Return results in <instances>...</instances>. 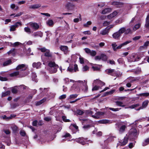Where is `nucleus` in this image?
Listing matches in <instances>:
<instances>
[{"mask_svg": "<svg viewBox=\"0 0 149 149\" xmlns=\"http://www.w3.org/2000/svg\"><path fill=\"white\" fill-rule=\"evenodd\" d=\"M38 50H40L42 52L45 53V56L47 57H52V54L50 52L49 49H46L44 47L41 48H39Z\"/></svg>", "mask_w": 149, "mask_h": 149, "instance_id": "20e7f679", "label": "nucleus"}, {"mask_svg": "<svg viewBox=\"0 0 149 149\" xmlns=\"http://www.w3.org/2000/svg\"><path fill=\"white\" fill-rule=\"evenodd\" d=\"M32 36L34 37L39 36L41 37L42 36V33L40 32H37L34 33Z\"/></svg>", "mask_w": 149, "mask_h": 149, "instance_id": "a878e982", "label": "nucleus"}, {"mask_svg": "<svg viewBox=\"0 0 149 149\" xmlns=\"http://www.w3.org/2000/svg\"><path fill=\"white\" fill-rule=\"evenodd\" d=\"M132 33V31L130 28L127 29L126 27H123L120 28L118 31L113 33L112 36L116 39H119L121 34L124 33L125 35Z\"/></svg>", "mask_w": 149, "mask_h": 149, "instance_id": "f257e3e1", "label": "nucleus"}, {"mask_svg": "<svg viewBox=\"0 0 149 149\" xmlns=\"http://www.w3.org/2000/svg\"><path fill=\"white\" fill-rule=\"evenodd\" d=\"M10 43L11 44V45L13 47H17L22 44L21 43L19 42H16L14 43H12L10 42Z\"/></svg>", "mask_w": 149, "mask_h": 149, "instance_id": "e433bc0d", "label": "nucleus"}, {"mask_svg": "<svg viewBox=\"0 0 149 149\" xmlns=\"http://www.w3.org/2000/svg\"><path fill=\"white\" fill-rule=\"evenodd\" d=\"M15 28L19 26H21L22 25V24L21 22H18L16 23L14 25H13Z\"/></svg>", "mask_w": 149, "mask_h": 149, "instance_id": "603ef678", "label": "nucleus"}, {"mask_svg": "<svg viewBox=\"0 0 149 149\" xmlns=\"http://www.w3.org/2000/svg\"><path fill=\"white\" fill-rule=\"evenodd\" d=\"M10 92L9 91H6L4 93H2V97H4L8 95H10Z\"/></svg>", "mask_w": 149, "mask_h": 149, "instance_id": "58836bf2", "label": "nucleus"}, {"mask_svg": "<svg viewBox=\"0 0 149 149\" xmlns=\"http://www.w3.org/2000/svg\"><path fill=\"white\" fill-rule=\"evenodd\" d=\"M65 6L68 10H74L76 6L73 3L68 2L65 5Z\"/></svg>", "mask_w": 149, "mask_h": 149, "instance_id": "6e6552de", "label": "nucleus"}, {"mask_svg": "<svg viewBox=\"0 0 149 149\" xmlns=\"http://www.w3.org/2000/svg\"><path fill=\"white\" fill-rule=\"evenodd\" d=\"M100 83H102V85H105V83L104 82H102L100 80L98 79L94 80L93 84H99Z\"/></svg>", "mask_w": 149, "mask_h": 149, "instance_id": "bb28decb", "label": "nucleus"}, {"mask_svg": "<svg viewBox=\"0 0 149 149\" xmlns=\"http://www.w3.org/2000/svg\"><path fill=\"white\" fill-rule=\"evenodd\" d=\"M131 42V41L130 40H128L126 41H125L124 42L122 43V44H121L120 45H119L118 46H117L116 47L117 49H120L122 47H123L127 45L128 44Z\"/></svg>", "mask_w": 149, "mask_h": 149, "instance_id": "a211bd4d", "label": "nucleus"}, {"mask_svg": "<svg viewBox=\"0 0 149 149\" xmlns=\"http://www.w3.org/2000/svg\"><path fill=\"white\" fill-rule=\"evenodd\" d=\"M123 21V19L121 18H119L115 21V24L117 25V24H121L122 23Z\"/></svg>", "mask_w": 149, "mask_h": 149, "instance_id": "c756f323", "label": "nucleus"}, {"mask_svg": "<svg viewBox=\"0 0 149 149\" xmlns=\"http://www.w3.org/2000/svg\"><path fill=\"white\" fill-rule=\"evenodd\" d=\"M141 24L139 23L135 24L133 28V30L134 31H135L138 29L141 26Z\"/></svg>", "mask_w": 149, "mask_h": 149, "instance_id": "c85d7f7f", "label": "nucleus"}, {"mask_svg": "<svg viewBox=\"0 0 149 149\" xmlns=\"http://www.w3.org/2000/svg\"><path fill=\"white\" fill-rule=\"evenodd\" d=\"M109 29L107 28L102 30L100 32V34L102 35H104L108 34Z\"/></svg>", "mask_w": 149, "mask_h": 149, "instance_id": "aec40b11", "label": "nucleus"}, {"mask_svg": "<svg viewBox=\"0 0 149 149\" xmlns=\"http://www.w3.org/2000/svg\"><path fill=\"white\" fill-rule=\"evenodd\" d=\"M88 67L86 65L84 66L82 68V71L84 72L87 71L88 69Z\"/></svg>", "mask_w": 149, "mask_h": 149, "instance_id": "e2e57ef3", "label": "nucleus"}, {"mask_svg": "<svg viewBox=\"0 0 149 149\" xmlns=\"http://www.w3.org/2000/svg\"><path fill=\"white\" fill-rule=\"evenodd\" d=\"M92 68L94 70H100V68L96 66H93Z\"/></svg>", "mask_w": 149, "mask_h": 149, "instance_id": "bf43d9fd", "label": "nucleus"}, {"mask_svg": "<svg viewBox=\"0 0 149 149\" xmlns=\"http://www.w3.org/2000/svg\"><path fill=\"white\" fill-rule=\"evenodd\" d=\"M145 26L147 28H149V15H148L146 18Z\"/></svg>", "mask_w": 149, "mask_h": 149, "instance_id": "4be33fe9", "label": "nucleus"}, {"mask_svg": "<svg viewBox=\"0 0 149 149\" xmlns=\"http://www.w3.org/2000/svg\"><path fill=\"white\" fill-rule=\"evenodd\" d=\"M101 60L103 61H106L107 59V57L106 55L104 54H101L100 55Z\"/></svg>", "mask_w": 149, "mask_h": 149, "instance_id": "b1692460", "label": "nucleus"}, {"mask_svg": "<svg viewBox=\"0 0 149 149\" xmlns=\"http://www.w3.org/2000/svg\"><path fill=\"white\" fill-rule=\"evenodd\" d=\"M138 135V133L136 130L134 128H132L130 130L129 133L128 137L130 139L134 140L137 138Z\"/></svg>", "mask_w": 149, "mask_h": 149, "instance_id": "f03ea898", "label": "nucleus"}, {"mask_svg": "<svg viewBox=\"0 0 149 149\" xmlns=\"http://www.w3.org/2000/svg\"><path fill=\"white\" fill-rule=\"evenodd\" d=\"M108 71V73H115V70L114 69H109L107 70V71Z\"/></svg>", "mask_w": 149, "mask_h": 149, "instance_id": "8fccbe9b", "label": "nucleus"}, {"mask_svg": "<svg viewBox=\"0 0 149 149\" xmlns=\"http://www.w3.org/2000/svg\"><path fill=\"white\" fill-rule=\"evenodd\" d=\"M37 77V76L36 74L34 73H32V80L34 81L35 82H37V81L36 79V78Z\"/></svg>", "mask_w": 149, "mask_h": 149, "instance_id": "a19ab883", "label": "nucleus"}, {"mask_svg": "<svg viewBox=\"0 0 149 149\" xmlns=\"http://www.w3.org/2000/svg\"><path fill=\"white\" fill-rule=\"evenodd\" d=\"M17 86H15L12 88L11 91L13 93H16L17 92V89L16 88Z\"/></svg>", "mask_w": 149, "mask_h": 149, "instance_id": "37998d69", "label": "nucleus"}, {"mask_svg": "<svg viewBox=\"0 0 149 149\" xmlns=\"http://www.w3.org/2000/svg\"><path fill=\"white\" fill-rule=\"evenodd\" d=\"M91 23H92L91 21H88L86 23L84 24V26L87 27L88 25H91Z\"/></svg>", "mask_w": 149, "mask_h": 149, "instance_id": "13d9d810", "label": "nucleus"}, {"mask_svg": "<svg viewBox=\"0 0 149 149\" xmlns=\"http://www.w3.org/2000/svg\"><path fill=\"white\" fill-rule=\"evenodd\" d=\"M41 64L40 62H34L32 64V66L33 68L38 69L40 68Z\"/></svg>", "mask_w": 149, "mask_h": 149, "instance_id": "412c9836", "label": "nucleus"}, {"mask_svg": "<svg viewBox=\"0 0 149 149\" xmlns=\"http://www.w3.org/2000/svg\"><path fill=\"white\" fill-rule=\"evenodd\" d=\"M100 123L102 124H107L109 123L110 122L109 120H102L100 121Z\"/></svg>", "mask_w": 149, "mask_h": 149, "instance_id": "c03bdc74", "label": "nucleus"}, {"mask_svg": "<svg viewBox=\"0 0 149 149\" xmlns=\"http://www.w3.org/2000/svg\"><path fill=\"white\" fill-rule=\"evenodd\" d=\"M112 46L113 48V49L115 51L116 49H118L116 48L117 45L115 43L113 44H112Z\"/></svg>", "mask_w": 149, "mask_h": 149, "instance_id": "338daca9", "label": "nucleus"}, {"mask_svg": "<svg viewBox=\"0 0 149 149\" xmlns=\"http://www.w3.org/2000/svg\"><path fill=\"white\" fill-rule=\"evenodd\" d=\"M111 10V8H107L103 10L101 12V13L103 14H105L110 12Z\"/></svg>", "mask_w": 149, "mask_h": 149, "instance_id": "6ab92c4d", "label": "nucleus"}, {"mask_svg": "<svg viewBox=\"0 0 149 149\" xmlns=\"http://www.w3.org/2000/svg\"><path fill=\"white\" fill-rule=\"evenodd\" d=\"M20 134L22 136H24L26 135V132L23 130H21L20 131Z\"/></svg>", "mask_w": 149, "mask_h": 149, "instance_id": "864d4df0", "label": "nucleus"}, {"mask_svg": "<svg viewBox=\"0 0 149 149\" xmlns=\"http://www.w3.org/2000/svg\"><path fill=\"white\" fill-rule=\"evenodd\" d=\"M27 74V73H26L25 72H24L23 73V74L22 75L19 72L16 71L10 74L9 75L10 77H15L18 76V77H25Z\"/></svg>", "mask_w": 149, "mask_h": 149, "instance_id": "423d86ee", "label": "nucleus"}, {"mask_svg": "<svg viewBox=\"0 0 149 149\" xmlns=\"http://www.w3.org/2000/svg\"><path fill=\"white\" fill-rule=\"evenodd\" d=\"M81 17L80 16L79 17V18H75L73 20V21H74V22L76 23V22H79V20L81 21Z\"/></svg>", "mask_w": 149, "mask_h": 149, "instance_id": "5fc2aeb1", "label": "nucleus"}, {"mask_svg": "<svg viewBox=\"0 0 149 149\" xmlns=\"http://www.w3.org/2000/svg\"><path fill=\"white\" fill-rule=\"evenodd\" d=\"M128 137L127 135L125 136L123 139L119 140L118 143H117V147L120 145L121 146L125 145L128 142Z\"/></svg>", "mask_w": 149, "mask_h": 149, "instance_id": "7ed1b4c3", "label": "nucleus"}, {"mask_svg": "<svg viewBox=\"0 0 149 149\" xmlns=\"http://www.w3.org/2000/svg\"><path fill=\"white\" fill-rule=\"evenodd\" d=\"M58 65L56 64L54 62L51 61L50 62L48 63V66L49 67V68H50L53 67H54L55 66Z\"/></svg>", "mask_w": 149, "mask_h": 149, "instance_id": "393cba45", "label": "nucleus"}, {"mask_svg": "<svg viewBox=\"0 0 149 149\" xmlns=\"http://www.w3.org/2000/svg\"><path fill=\"white\" fill-rule=\"evenodd\" d=\"M76 112L78 115H81L84 113L85 111L79 109L77 110Z\"/></svg>", "mask_w": 149, "mask_h": 149, "instance_id": "4c0bfd02", "label": "nucleus"}, {"mask_svg": "<svg viewBox=\"0 0 149 149\" xmlns=\"http://www.w3.org/2000/svg\"><path fill=\"white\" fill-rule=\"evenodd\" d=\"M77 82H78L80 84V85L82 86V89L84 92H87L88 87L87 85V81L86 80H84V81H76Z\"/></svg>", "mask_w": 149, "mask_h": 149, "instance_id": "39448f33", "label": "nucleus"}, {"mask_svg": "<svg viewBox=\"0 0 149 149\" xmlns=\"http://www.w3.org/2000/svg\"><path fill=\"white\" fill-rule=\"evenodd\" d=\"M126 127L125 125H122L120 128L119 131V132L120 133H122L124 132L125 130V129Z\"/></svg>", "mask_w": 149, "mask_h": 149, "instance_id": "2f4dec72", "label": "nucleus"}, {"mask_svg": "<svg viewBox=\"0 0 149 149\" xmlns=\"http://www.w3.org/2000/svg\"><path fill=\"white\" fill-rule=\"evenodd\" d=\"M78 95L77 94H72L70 95L69 99L74 98L77 97Z\"/></svg>", "mask_w": 149, "mask_h": 149, "instance_id": "49530a36", "label": "nucleus"}, {"mask_svg": "<svg viewBox=\"0 0 149 149\" xmlns=\"http://www.w3.org/2000/svg\"><path fill=\"white\" fill-rule=\"evenodd\" d=\"M110 22L105 21L103 23V26H105L109 25L110 24Z\"/></svg>", "mask_w": 149, "mask_h": 149, "instance_id": "6e6d98bb", "label": "nucleus"}, {"mask_svg": "<svg viewBox=\"0 0 149 149\" xmlns=\"http://www.w3.org/2000/svg\"><path fill=\"white\" fill-rule=\"evenodd\" d=\"M85 112L87 114L92 115L93 114V112L90 110L85 111Z\"/></svg>", "mask_w": 149, "mask_h": 149, "instance_id": "de8ad7c7", "label": "nucleus"}, {"mask_svg": "<svg viewBox=\"0 0 149 149\" xmlns=\"http://www.w3.org/2000/svg\"><path fill=\"white\" fill-rule=\"evenodd\" d=\"M15 26L13 25L10 26V31H13L15 30Z\"/></svg>", "mask_w": 149, "mask_h": 149, "instance_id": "774afa93", "label": "nucleus"}, {"mask_svg": "<svg viewBox=\"0 0 149 149\" xmlns=\"http://www.w3.org/2000/svg\"><path fill=\"white\" fill-rule=\"evenodd\" d=\"M47 24L50 26H52L54 24V22L52 20L49 19L47 22Z\"/></svg>", "mask_w": 149, "mask_h": 149, "instance_id": "c9c22d12", "label": "nucleus"}, {"mask_svg": "<svg viewBox=\"0 0 149 149\" xmlns=\"http://www.w3.org/2000/svg\"><path fill=\"white\" fill-rule=\"evenodd\" d=\"M62 118L64 122H69L70 121V120L69 119H67L66 117L65 116H62Z\"/></svg>", "mask_w": 149, "mask_h": 149, "instance_id": "3c124183", "label": "nucleus"}, {"mask_svg": "<svg viewBox=\"0 0 149 149\" xmlns=\"http://www.w3.org/2000/svg\"><path fill=\"white\" fill-rule=\"evenodd\" d=\"M90 54L93 56H95L96 54V52L93 50H92L91 51V52H90Z\"/></svg>", "mask_w": 149, "mask_h": 149, "instance_id": "09e8293b", "label": "nucleus"}, {"mask_svg": "<svg viewBox=\"0 0 149 149\" xmlns=\"http://www.w3.org/2000/svg\"><path fill=\"white\" fill-rule=\"evenodd\" d=\"M12 61L10 59H9L5 62L3 64V66H5L8 65L11 63Z\"/></svg>", "mask_w": 149, "mask_h": 149, "instance_id": "72a5a7b5", "label": "nucleus"}, {"mask_svg": "<svg viewBox=\"0 0 149 149\" xmlns=\"http://www.w3.org/2000/svg\"><path fill=\"white\" fill-rule=\"evenodd\" d=\"M28 66L25 64H22L18 65L16 68V70H20L22 71H24L26 70Z\"/></svg>", "mask_w": 149, "mask_h": 149, "instance_id": "1a4fd4ad", "label": "nucleus"}, {"mask_svg": "<svg viewBox=\"0 0 149 149\" xmlns=\"http://www.w3.org/2000/svg\"><path fill=\"white\" fill-rule=\"evenodd\" d=\"M139 96L140 97H147L149 96V93H140L139 95Z\"/></svg>", "mask_w": 149, "mask_h": 149, "instance_id": "f704fd0d", "label": "nucleus"}, {"mask_svg": "<svg viewBox=\"0 0 149 149\" xmlns=\"http://www.w3.org/2000/svg\"><path fill=\"white\" fill-rule=\"evenodd\" d=\"M74 141L82 145H84L87 143V139H84L83 137H79L78 139H74Z\"/></svg>", "mask_w": 149, "mask_h": 149, "instance_id": "0eeeda50", "label": "nucleus"}, {"mask_svg": "<svg viewBox=\"0 0 149 149\" xmlns=\"http://www.w3.org/2000/svg\"><path fill=\"white\" fill-rule=\"evenodd\" d=\"M11 128L13 132L15 133L18 131L17 127L15 125H12Z\"/></svg>", "mask_w": 149, "mask_h": 149, "instance_id": "cd10ccee", "label": "nucleus"}, {"mask_svg": "<svg viewBox=\"0 0 149 149\" xmlns=\"http://www.w3.org/2000/svg\"><path fill=\"white\" fill-rule=\"evenodd\" d=\"M33 29L35 30H37L39 28V26L36 23L30 22L27 24Z\"/></svg>", "mask_w": 149, "mask_h": 149, "instance_id": "9d476101", "label": "nucleus"}, {"mask_svg": "<svg viewBox=\"0 0 149 149\" xmlns=\"http://www.w3.org/2000/svg\"><path fill=\"white\" fill-rule=\"evenodd\" d=\"M112 4L113 5L116 6L117 7L120 8L123 6V3L115 1L112 2Z\"/></svg>", "mask_w": 149, "mask_h": 149, "instance_id": "f3484780", "label": "nucleus"}, {"mask_svg": "<svg viewBox=\"0 0 149 149\" xmlns=\"http://www.w3.org/2000/svg\"><path fill=\"white\" fill-rule=\"evenodd\" d=\"M118 13L117 11H114L112 13L107 15V18L108 19H111L115 17L117 15Z\"/></svg>", "mask_w": 149, "mask_h": 149, "instance_id": "f8f14e48", "label": "nucleus"}, {"mask_svg": "<svg viewBox=\"0 0 149 149\" xmlns=\"http://www.w3.org/2000/svg\"><path fill=\"white\" fill-rule=\"evenodd\" d=\"M136 55L134 54H132L128 58V60L130 62H132L136 61Z\"/></svg>", "mask_w": 149, "mask_h": 149, "instance_id": "4468645a", "label": "nucleus"}, {"mask_svg": "<svg viewBox=\"0 0 149 149\" xmlns=\"http://www.w3.org/2000/svg\"><path fill=\"white\" fill-rule=\"evenodd\" d=\"M94 58L95 59L96 61H100L101 60L100 55L96 56Z\"/></svg>", "mask_w": 149, "mask_h": 149, "instance_id": "680f3d73", "label": "nucleus"}, {"mask_svg": "<svg viewBox=\"0 0 149 149\" xmlns=\"http://www.w3.org/2000/svg\"><path fill=\"white\" fill-rule=\"evenodd\" d=\"M25 32L29 34H30L31 32V29L28 27H26L24 28Z\"/></svg>", "mask_w": 149, "mask_h": 149, "instance_id": "7c9ffc66", "label": "nucleus"}, {"mask_svg": "<svg viewBox=\"0 0 149 149\" xmlns=\"http://www.w3.org/2000/svg\"><path fill=\"white\" fill-rule=\"evenodd\" d=\"M60 49L62 51H67L68 49V47L66 46H62L60 47Z\"/></svg>", "mask_w": 149, "mask_h": 149, "instance_id": "ea45409f", "label": "nucleus"}, {"mask_svg": "<svg viewBox=\"0 0 149 149\" xmlns=\"http://www.w3.org/2000/svg\"><path fill=\"white\" fill-rule=\"evenodd\" d=\"M3 132L6 134L8 135L10 134V131L8 129H5L3 130Z\"/></svg>", "mask_w": 149, "mask_h": 149, "instance_id": "79ce46f5", "label": "nucleus"}, {"mask_svg": "<svg viewBox=\"0 0 149 149\" xmlns=\"http://www.w3.org/2000/svg\"><path fill=\"white\" fill-rule=\"evenodd\" d=\"M14 50H15L14 49H11L10 51L8 52L7 53L8 54H15L14 52Z\"/></svg>", "mask_w": 149, "mask_h": 149, "instance_id": "052dcab7", "label": "nucleus"}, {"mask_svg": "<svg viewBox=\"0 0 149 149\" xmlns=\"http://www.w3.org/2000/svg\"><path fill=\"white\" fill-rule=\"evenodd\" d=\"M79 59L80 63L81 64L84 63V58H83L81 57V56H80V57H79Z\"/></svg>", "mask_w": 149, "mask_h": 149, "instance_id": "69168bd1", "label": "nucleus"}, {"mask_svg": "<svg viewBox=\"0 0 149 149\" xmlns=\"http://www.w3.org/2000/svg\"><path fill=\"white\" fill-rule=\"evenodd\" d=\"M116 104L117 105L119 106L120 107H124V105H123V103L120 101H116Z\"/></svg>", "mask_w": 149, "mask_h": 149, "instance_id": "a18cd8bd", "label": "nucleus"}, {"mask_svg": "<svg viewBox=\"0 0 149 149\" xmlns=\"http://www.w3.org/2000/svg\"><path fill=\"white\" fill-rule=\"evenodd\" d=\"M148 103L149 101L148 100L144 101L143 102L142 107H140L138 109H137L136 110H139L140 109H142L143 108H145L147 106Z\"/></svg>", "mask_w": 149, "mask_h": 149, "instance_id": "ddd939ff", "label": "nucleus"}, {"mask_svg": "<svg viewBox=\"0 0 149 149\" xmlns=\"http://www.w3.org/2000/svg\"><path fill=\"white\" fill-rule=\"evenodd\" d=\"M58 68V65H56V66H55L54 67L49 68L48 70L51 73H55L57 71V69Z\"/></svg>", "mask_w": 149, "mask_h": 149, "instance_id": "9b49d317", "label": "nucleus"}, {"mask_svg": "<svg viewBox=\"0 0 149 149\" xmlns=\"http://www.w3.org/2000/svg\"><path fill=\"white\" fill-rule=\"evenodd\" d=\"M41 6V5L40 4H34L30 6L29 8L30 9H35L39 8Z\"/></svg>", "mask_w": 149, "mask_h": 149, "instance_id": "2eb2a0df", "label": "nucleus"}, {"mask_svg": "<svg viewBox=\"0 0 149 149\" xmlns=\"http://www.w3.org/2000/svg\"><path fill=\"white\" fill-rule=\"evenodd\" d=\"M104 113L102 112H98L96 113L94 115H92V117L95 118H98L104 114Z\"/></svg>", "mask_w": 149, "mask_h": 149, "instance_id": "dca6fc26", "label": "nucleus"}, {"mask_svg": "<svg viewBox=\"0 0 149 149\" xmlns=\"http://www.w3.org/2000/svg\"><path fill=\"white\" fill-rule=\"evenodd\" d=\"M7 78L6 77H3L0 76V80L2 81H6L7 80Z\"/></svg>", "mask_w": 149, "mask_h": 149, "instance_id": "0e129e2a", "label": "nucleus"}, {"mask_svg": "<svg viewBox=\"0 0 149 149\" xmlns=\"http://www.w3.org/2000/svg\"><path fill=\"white\" fill-rule=\"evenodd\" d=\"M149 144V137L146 139L142 143L143 146H145Z\"/></svg>", "mask_w": 149, "mask_h": 149, "instance_id": "473e14b6", "label": "nucleus"}, {"mask_svg": "<svg viewBox=\"0 0 149 149\" xmlns=\"http://www.w3.org/2000/svg\"><path fill=\"white\" fill-rule=\"evenodd\" d=\"M109 109L111 110L112 111H118L120 109V108H118L115 109V108H113L110 107L109 108Z\"/></svg>", "mask_w": 149, "mask_h": 149, "instance_id": "4d7b16f0", "label": "nucleus"}, {"mask_svg": "<svg viewBox=\"0 0 149 149\" xmlns=\"http://www.w3.org/2000/svg\"><path fill=\"white\" fill-rule=\"evenodd\" d=\"M46 100V99L44 98L36 102V106L40 105L45 101Z\"/></svg>", "mask_w": 149, "mask_h": 149, "instance_id": "5701e85b", "label": "nucleus"}]
</instances>
